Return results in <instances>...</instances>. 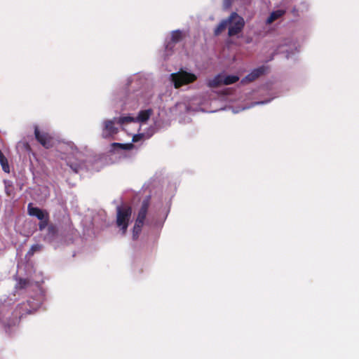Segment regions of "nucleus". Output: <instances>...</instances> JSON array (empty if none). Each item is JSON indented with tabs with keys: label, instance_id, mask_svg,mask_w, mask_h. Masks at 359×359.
Segmentation results:
<instances>
[{
	"label": "nucleus",
	"instance_id": "6ab92c4d",
	"mask_svg": "<svg viewBox=\"0 0 359 359\" xmlns=\"http://www.w3.org/2000/svg\"><path fill=\"white\" fill-rule=\"evenodd\" d=\"M67 165L70 167L74 173H79L83 168V164L80 162H68Z\"/></svg>",
	"mask_w": 359,
	"mask_h": 359
},
{
	"label": "nucleus",
	"instance_id": "9b49d317",
	"mask_svg": "<svg viewBox=\"0 0 359 359\" xmlns=\"http://www.w3.org/2000/svg\"><path fill=\"white\" fill-rule=\"evenodd\" d=\"M222 85H224L222 74H218L208 81V86L210 88H217Z\"/></svg>",
	"mask_w": 359,
	"mask_h": 359
},
{
	"label": "nucleus",
	"instance_id": "b1692460",
	"mask_svg": "<svg viewBox=\"0 0 359 359\" xmlns=\"http://www.w3.org/2000/svg\"><path fill=\"white\" fill-rule=\"evenodd\" d=\"M134 145L131 143L130 144H122L121 149L124 150H130L131 149Z\"/></svg>",
	"mask_w": 359,
	"mask_h": 359
},
{
	"label": "nucleus",
	"instance_id": "f8f14e48",
	"mask_svg": "<svg viewBox=\"0 0 359 359\" xmlns=\"http://www.w3.org/2000/svg\"><path fill=\"white\" fill-rule=\"evenodd\" d=\"M144 220L137 217L133 231V239H137L142 231V228L144 225Z\"/></svg>",
	"mask_w": 359,
	"mask_h": 359
},
{
	"label": "nucleus",
	"instance_id": "f3484780",
	"mask_svg": "<svg viewBox=\"0 0 359 359\" xmlns=\"http://www.w3.org/2000/svg\"><path fill=\"white\" fill-rule=\"evenodd\" d=\"M47 231H48V233H47L46 236L49 239H53L57 234V229L56 226H55L53 224H50L48 226Z\"/></svg>",
	"mask_w": 359,
	"mask_h": 359
},
{
	"label": "nucleus",
	"instance_id": "9d476101",
	"mask_svg": "<svg viewBox=\"0 0 359 359\" xmlns=\"http://www.w3.org/2000/svg\"><path fill=\"white\" fill-rule=\"evenodd\" d=\"M152 113L153 110L151 109L142 110L139 112L138 116L135 118V121L144 123L149 120Z\"/></svg>",
	"mask_w": 359,
	"mask_h": 359
},
{
	"label": "nucleus",
	"instance_id": "20e7f679",
	"mask_svg": "<svg viewBox=\"0 0 359 359\" xmlns=\"http://www.w3.org/2000/svg\"><path fill=\"white\" fill-rule=\"evenodd\" d=\"M229 27L228 34L229 36H233L242 32L245 26V20L243 18L240 16L237 13L233 12L229 16Z\"/></svg>",
	"mask_w": 359,
	"mask_h": 359
},
{
	"label": "nucleus",
	"instance_id": "2eb2a0df",
	"mask_svg": "<svg viewBox=\"0 0 359 359\" xmlns=\"http://www.w3.org/2000/svg\"><path fill=\"white\" fill-rule=\"evenodd\" d=\"M0 164L2 167V170L5 172H7V173L10 172V167L8 165V160L1 150H0Z\"/></svg>",
	"mask_w": 359,
	"mask_h": 359
},
{
	"label": "nucleus",
	"instance_id": "412c9836",
	"mask_svg": "<svg viewBox=\"0 0 359 359\" xmlns=\"http://www.w3.org/2000/svg\"><path fill=\"white\" fill-rule=\"evenodd\" d=\"M29 285V280L27 278H19L16 284L17 289H25Z\"/></svg>",
	"mask_w": 359,
	"mask_h": 359
},
{
	"label": "nucleus",
	"instance_id": "ddd939ff",
	"mask_svg": "<svg viewBox=\"0 0 359 359\" xmlns=\"http://www.w3.org/2000/svg\"><path fill=\"white\" fill-rule=\"evenodd\" d=\"M285 14V11L283 10H277L275 11H273L270 15L266 19V23L267 25H270L272 22H273L277 19L280 18Z\"/></svg>",
	"mask_w": 359,
	"mask_h": 359
},
{
	"label": "nucleus",
	"instance_id": "a211bd4d",
	"mask_svg": "<svg viewBox=\"0 0 359 359\" xmlns=\"http://www.w3.org/2000/svg\"><path fill=\"white\" fill-rule=\"evenodd\" d=\"M182 39V33L180 30L173 31L171 34V42L177 43L180 42Z\"/></svg>",
	"mask_w": 359,
	"mask_h": 359
},
{
	"label": "nucleus",
	"instance_id": "aec40b11",
	"mask_svg": "<svg viewBox=\"0 0 359 359\" xmlns=\"http://www.w3.org/2000/svg\"><path fill=\"white\" fill-rule=\"evenodd\" d=\"M132 122H136L135 118L130 116H121L117 118V123L121 125Z\"/></svg>",
	"mask_w": 359,
	"mask_h": 359
},
{
	"label": "nucleus",
	"instance_id": "0eeeda50",
	"mask_svg": "<svg viewBox=\"0 0 359 359\" xmlns=\"http://www.w3.org/2000/svg\"><path fill=\"white\" fill-rule=\"evenodd\" d=\"M27 212L29 215L36 217L38 219H44L48 212L46 210H43L37 207H34L32 203L27 205Z\"/></svg>",
	"mask_w": 359,
	"mask_h": 359
},
{
	"label": "nucleus",
	"instance_id": "393cba45",
	"mask_svg": "<svg viewBox=\"0 0 359 359\" xmlns=\"http://www.w3.org/2000/svg\"><path fill=\"white\" fill-rule=\"evenodd\" d=\"M111 147L113 149H121V147H122V144L121 143H118V142H114L111 144Z\"/></svg>",
	"mask_w": 359,
	"mask_h": 359
},
{
	"label": "nucleus",
	"instance_id": "7ed1b4c3",
	"mask_svg": "<svg viewBox=\"0 0 359 359\" xmlns=\"http://www.w3.org/2000/svg\"><path fill=\"white\" fill-rule=\"evenodd\" d=\"M170 76L175 88H178L184 85L193 83L197 79L194 74L189 73L183 70H180L177 73H173L170 75Z\"/></svg>",
	"mask_w": 359,
	"mask_h": 359
},
{
	"label": "nucleus",
	"instance_id": "bb28decb",
	"mask_svg": "<svg viewBox=\"0 0 359 359\" xmlns=\"http://www.w3.org/2000/svg\"><path fill=\"white\" fill-rule=\"evenodd\" d=\"M133 142H136L137 140H135V136L133 137Z\"/></svg>",
	"mask_w": 359,
	"mask_h": 359
},
{
	"label": "nucleus",
	"instance_id": "dca6fc26",
	"mask_svg": "<svg viewBox=\"0 0 359 359\" xmlns=\"http://www.w3.org/2000/svg\"><path fill=\"white\" fill-rule=\"evenodd\" d=\"M239 80V77L236 75H223V83L224 85H231L235 83Z\"/></svg>",
	"mask_w": 359,
	"mask_h": 359
},
{
	"label": "nucleus",
	"instance_id": "4be33fe9",
	"mask_svg": "<svg viewBox=\"0 0 359 359\" xmlns=\"http://www.w3.org/2000/svg\"><path fill=\"white\" fill-rule=\"evenodd\" d=\"M40 222L39 223V229L40 231H43L46 227H48V222H49V214H47L46 217L44 219H39Z\"/></svg>",
	"mask_w": 359,
	"mask_h": 359
},
{
	"label": "nucleus",
	"instance_id": "423d86ee",
	"mask_svg": "<svg viewBox=\"0 0 359 359\" xmlns=\"http://www.w3.org/2000/svg\"><path fill=\"white\" fill-rule=\"evenodd\" d=\"M118 133V128L115 127V122L113 120H107L104 122L102 137L108 138Z\"/></svg>",
	"mask_w": 359,
	"mask_h": 359
},
{
	"label": "nucleus",
	"instance_id": "f03ea898",
	"mask_svg": "<svg viewBox=\"0 0 359 359\" xmlns=\"http://www.w3.org/2000/svg\"><path fill=\"white\" fill-rule=\"evenodd\" d=\"M132 215V208L129 205L116 208V225L120 228L122 234L125 235Z\"/></svg>",
	"mask_w": 359,
	"mask_h": 359
},
{
	"label": "nucleus",
	"instance_id": "39448f33",
	"mask_svg": "<svg viewBox=\"0 0 359 359\" xmlns=\"http://www.w3.org/2000/svg\"><path fill=\"white\" fill-rule=\"evenodd\" d=\"M34 136L39 143L44 148L50 149L54 146V140L48 133L41 131L37 126L34 128Z\"/></svg>",
	"mask_w": 359,
	"mask_h": 359
},
{
	"label": "nucleus",
	"instance_id": "5701e85b",
	"mask_svg": "<svg viewBox=\"0 0 359 359\" xmlns=\"http://www.w3.org/2000/svg\"><path fill=\"white\" fill-rule=\"evenodd\" d=\"M41 249V245H39V244H35V245H33L29 251V254L30 255H34V252H38V251H40Z\"/></svg>",
	"mask_w": 359,
	"mask_h": 359
},
{
	"label": "nucleus",
	"instance_id": "1a4fd4ad",
	"mask_svg": "<svg viewBox=\"0 0 359 359\" xmlns=\"http://www.w3.org/2000/svg\"><path fill=\"white\" fill-rule=\"evenodd\" d=\"M150 204V196L147 197L142 202L140 209L138 212L137 218L145 220Z\"/></svg>",
	"mask_w": 359,
	"mask_h": 359
},
{
	"label": "nucleus",
	"instance_id": "6e6552de",
	"mask_svg": "<svg viewBox=\"0 0 359 359\" xmlns=\"http://www.w3.org/2000/svg\"><path fill=\"white\" fill-rule=\"evenodd\" d=\"M264 67H259L254 69L251 73L248 74L245 78H243L241 81V83H245L247 82H252L262 75L264 72Z\"/></svg>",
	"mask_w": 359,
	"mask_h": 359
},
{
	"label": "nucleus",
	"instance_id": "f257e3e1",
	"mask_svg": "<svg viewBox=\"0 0 359 359\" xmlns=\"http://www.w3.org/2000/svg\"><path fill=\"white\" fill-rule=\"evenodd\" d=\"M28 306L29 304L25 302L18 304L12 316L4 320L3 327L8 335H12L17 330L22 316L32 313Z\"/></svg>",
	"mask_w": 359,
	"mask_h": 359
},
{
	"label": "nucleus",
	"instance_id": "a878e982",
	"mask_svg": "<svg viewBox=\"0 0 359 359\" xmlns=\"http://www.w3.org/2000/svg\"><path fill=\"white\" fill-rule=\"evenodd\" d=\"M233 0H224V5L226 8H229L232 4Z\"/></svg>",
	"mask_w": 359,
	"mask_h": 359
},
{
	"label": "nucleus",
	"instance_id": "4468645a",
	"mask_svg": "<svg viewBox=\"0 0 359 359\" xmlns=\"http://www.w3.org/2000/svg\"><path fill=\"white\" fill-rule=\"evenodd\" d=\"M229 25V18L227 19L222 20L215 29V34L219 35V34H221Z\"/></svg>",
	"mask_w": 359,
	"mask_h": 359
}]
</instances>
